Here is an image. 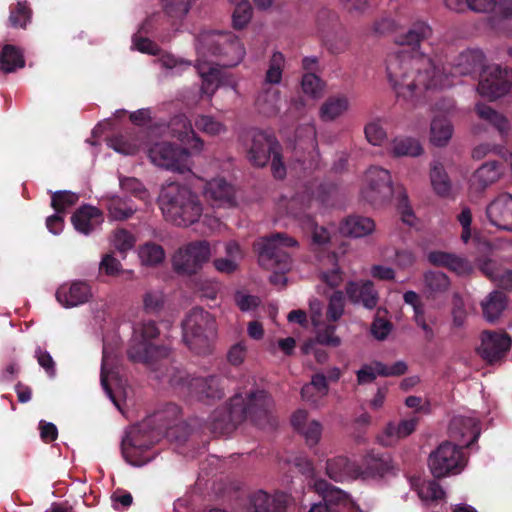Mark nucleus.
<instances>
[{
	"instance_id": "obj_1",
	"label": "nucleus",
	"mask_w": 512,
	"mask_h": 512,
	"mask_svg": "<svg viewBox=\"0 0 512 512\" xmlns=\"http://www.w3.org/2000/svg\"><path fill=\"white\" fill-rule=\"evenodd\" d=\"M432 34L428 23L416 21L406 33L397 36L400 47L387 55L386 76L398 99L412 102L426 90L435 91L451 84L447 77H441L432 59L420 51L421 41Z\"/></svg>"
},
{
	"instance_id": "obj_2",
	"label": "nucleus",
	"mask_w": 512,
	"mask_h": 512,
	"mask_svg": "<svg viewBox=\"0 0 512 512\" xmlns=\"http://www.w3.org/2000/svg\"><path fill=\"white\" fill-rule=\"evenodd\" d=\"M158 202L165 219L177 226L196 223L203 212L197 194L190 187L175 182L162 187Z\"/></svg>"
},
{
	"instance_id": "obj_3",
	"label": "nucleus",
	"mask_w": 512,
	"mask_h": 512,
	"mask_svg": "<svg viewBox=\"0 0 512 512\" xmlns=\"http://www.w3.org/2000/svg\"><path fill=\"white\" fill-rule=\"evenodd\" d=\"M163 418L161 413L143 420L129 428L122 443V455L133 466H142L151 461L150 449L159 441L161 433L152 427L155 421Z\"/></svg>"
},
{
	"instance_id": "obj_4",
	"label": "nucleus",
	"mask_w": 512,
	"mask_h": 512,
	"mask_svg": "<svg viewBox=\"0 0 512 512\" xmlns=\"http://www.w3.org/2000/svg\"><path fill=\"white\" fill-rule=\"evenodd\" d=\"M196 52L200 57H217L225 67L239 65L246 55L243 43L234 34L212 31L199 34Z\"/></svg>"
},
{
	"instance_id": "obj_5",
	"label": "nucleus",
	"mask_w": 512,
	"mask_h": 512,
	"mask_svg": "<svg viewBox=\"0 0 512 512\" xmlns=\"http://www.w3.org/2000/svg\"><path fill=\"white\" fill-rule=\"evenodd\" d=\"M183 340L188 348L198 355L212 351L217 336L216 320L202 308L192 309L182 323Z\"/></svg>"
},
{
	"instance_id": "obj_6",
	"label": "nucleus",
	"mask_w": 512,
	"mask_h": 512,
	"mask_svg": "<svg viewBox=\"0 0 512 512\" xmlns=\"http://www.w3.org/2000/svg\"><path fill=\"white\" fill-rule=\"evenodd\" d=\"M158 334V328L152 321L134 326L128 349L129 358L133 362H141L153 367L155 361L167 357L169 349L165 346H156L153 342Z\"/></svg>"
},
{
	"instance_id": "obj_7",
	"label": "nucleus",
	"mask_w": 512,
	"mask_h": 512,
	"mask_svg": "<svg viewBox=\"0 0 512 512\" xmlns=\"http://www.w3.org/2000/svg\"><path fill=\"white\" fill-rule=\"evenodd\" d=\"M297 246L298 242L284 233H276L261 238L254 243L260 265L267 269L279 266L280 270H286L290 267V257L285 249Z\"/></svg>"
},
{
	"instance_id": "obj_8",
	"label": "nucleus",
	"mask_w": 512,
	"mask_h": 512,
	"mask_svg": "<svg viewBox=\"0 0 512 512\" xmlns=\"http://www.w3.org/2000/svg\"><path fill=\"white\" fill-rule=\"evenodd\" d=\"M188 149L170 142L158 141L147 147V156L153 165L182 174L192 168L191 157L194 153Z\"/></svg>"
},
{
	"instance_id": "obj_9",
	"label": "nucleus",
	"mask_w": 512,
	"mask_h": 512,
	"mask_svg": "<svg viewBox=\"0 0 512 512\" xmlns=\"http://www.w3.org/2000/svg\"><path fill=\"white\" fill-rule=\"evenodd\" d=\"M271 406L272 399L265 391L256 390L246 393L245 396L237 393L231 399L230 418L234 422L249 419L258 423L268 416Z\"/></svg>"
},
{
	"instance_id": "obj_10",
	"label": "nucleus",
	"mask_w": 512,
	"mask_h": 512,
	"mask_svg": "<svg viewBox=\"0 0 512 512\" xmlns=\"http://www.w3.org/2000/svg\"><path fill=\"white\" fill-rule=\"evenodd\" d=\"M462 448L450 441L440 444L428 459L431 473L438 478L460 473L466 465Z\"/></svg>"
},
{
	"instance_id": "obj_11",
	"label": "nucleus",
	"mask_w": 512,
	"mask_h": 512,
	"mask_svg": "<svg viewBox=\"0 0 512 512\" xmlns=\"http://www.w3.org/2000/svg\"><path fill=\"white\" fill-rule=\"evenodd\" d=\"M393 192V181L389 170L378 166L367 169L361 188V197L365 201L378 205L390 199Z\"/></svg>"
},
{
	"instance_id": "obj_12",
	"label": "nucleus",
	"mask_w": 512,
	"mask_h": 512,
	"mask_svg": "<svg viewBox=\"0 0 512 512\" xmlns=\"http://www.w3.org/2000/svg\"><path fill=\"white\" fill-rule=\"evenodd\" d=\"M211 256V248L207 241H196L178 248L172 257L175 271L181 274L196 273Z\"/></svg>"
},
{
	"instance_id": "obj_13",
	"label": "nucleus",
	"mask_w": 512,
	"mask_h": 512,
	"mask_svg": "<svg viewBox=\"0 0 512 512\" xmlns=\"http://www.w3.org/2000/svg\"><path fill=\"white\" fill-rule=\"evenodd\" d=\"M511 81L512 70L499 65H490L481 73L477 92L481 97L493 101L508 92Z\"/></svg>"
},
{
	"instance_id": "obj_14",
	"label": "nucleus",
	"mask_w": 512,
	"mask_h": 512,
	"mask_svg": "<svg viewBox=\"0 0 512 512\" xmlns=\"http://www.w3.org/2000/svg\"><path fill=\"white\" fill-rule=\"evenodd\" d=\"M485 63V55L483 51L479 48H468L460 52L455 59L452 62V73L451 76H448L446 74L445 68H438L436 67V70L440 71V75L442 78L447 77L448 80L451 82L449 85L452 86L454 84V81L452 78L455 76H465L470 75L477 71L479 68L483 67ZM448 88V86L443 87ZM441 88H438L437 90H440Z\"/></svg>"
},
{
	"instance_id": "obj_15",
	"label": "nucleus",
	"mask_w": 512,
	"mask_h": 512,
	"mask_svg": "<svg viewBox=\"0 0 512 512\" xmlns=\"http://www.w3.org/2000/svg\"><path fill=\"white\" fill-rule=\"evenodd\" d=\"M478 417L474 412L467 415H456L449 426V437L457 442L460 447H468L474 443L480 435Z\"/></svg>"
},
{
	"instance_id": "obj_16",
	"label": "nucleus",
	"mask_w": 512,
	"mask_h": 512,
	"mask_svg": "<svg viewBox=\"0 0 512 512\" xmlns=\"http://www.w3.org/2000/svg\"><path fill=\"white\" fill-rule=\"evenodd\" d=\"M92 286L82 280L66 282L56 291V299L65 308H73L88 303L93 298Z\"/></svg>"
},
{
	"instance_id": "obj_17",
	"label": "nucleus",
	"mask_w": 512,
	"mask_h": 512,
	"mask_svg": "<svg viewBox=\"0 0 512 512\" xmlns=\"http://www.w3.org/2000/svg\"><path fill=\"white\" fill-rule=\"evenodd\" d=\"M203 195L212 207L230 208L236 205V192L224 178L209 180L203 189Z\"/></svg>"
},
{
	"instance_id": "obj_18",
	"label": "nucleus",
	"mask_w": 512,
	"mask_h": 512,
	"mask_svg": "<svg viewBox=\"0 0 512 512\" xmlns=\"http://www.w3.org/2000/svg\"><path fill=\"white\" fill-rule=\"evenodd\" d=\"M511 339L506 333L485 331L481 337L478 353L489 363L500 360L510 349Z\"/></svg>"
},
{
	"instance_id": "obj_19",
	"label": "nucleus",
	"mask_w": 512,
	"mask_h": 512,
	"mask_svg": "<svg viewBox=\"0 0 512 512\" xmlns=\"http://www.w3.org/2000/svg\"><path fill=\"white\" fill-rule=\"evenodd\" d=\"M252 144L248 150V159L255 165L262 167L266 165L269 158L279 150L276 139L262 131H255L251 138Z\"/></svg>"
},
{
	"instance_id": "obj_20",
	"label": "nucleus",
	"mask_w": 512,
	"mask_h": 512,
	"mask_svg": "<svg viewBox=\"0 0 512 512\" xmlns=\"http://www.w3.org/2000/svg\"><path fill=\"white\" fill-rule=\"evenodd\" d=\"M170 131L183 145L187 146L194 154H199L204 149V141L196 134L191 121L185 115H177L171 119Z\"/></svg>"
},
{
	"instance_id": "obj_21",
	"label": "nucleus",
	"mask_w": 512,
	"mask_h": 512,
	"mask_svg": "<svg viewBox=\"0 0 512 512\" xmlns=\"http://www.w3.org/2000/svg\"><path fill=\"white\" fill-rule=\"evenodd\" d=\"M492 225L512 231V195L504 193L496 197L486 209Z\"/></svg>"
},
{
	"instance_id": "obj_22",
	"label": "nucleus",
	"mask_w": 512,
	"mask_h": 512,
	"mask_svg": "<svg viewBox=\"0 0 512 512\" xmlns=\"http://www.w3.org/2000/svg\"><path fill=\"white\" fill-rule=\"evenodd\" d=\"M407 371V365L404 361H397L391 366L383 364L382 362H373L371 364L363 365L357 371V382L359 385L372 383L377 376L389 377L399 376Z\"/></svg>"
},
{
	"instance_id": "obj_23",
	"label": "nucleus",
	"mask_w": 512,
	"mask_h": 512,
	"mask_svg": "<svg viewBox=\"0 0 512 512\" xmlns=\"http://www.w3.org/2000/svg\"><path fill=\"white\" fill-rule=\"evenodd\" d=\"M206 58L198 56L195 67L201 78L200 94L211 99L220 86L221 70L208 63Z\"/></svg>"
},
{
	"instance_id": "obj_24",
	"label": "nucleus",
	"mask_w": 512,
	"mask_h": 512,
	"mask_svg": "<svg viewBox=\"0 0 512 512\" xmlns=\"http://www.w3.org/2000/svg\"><path fill=\"white\" fill-rule=\"evenodd\" d=\"M250 502V512H285V508L290 502V496L284 492H277L270 496L260 490L251 496Z\"/></svg>"
},
{
	"instance_id": "obj_25",
	"label": "nucleus",
	"mask_w": 512,
	"mask_h": 512,
	"mask_svg": "<svg viewBox=\"0 0 512 512\" xmlns=\"http://www.w3.org/2000/svg\"><path fill=\"white\" fill-rule=\"evenodd\" d=\"M311 321L316 331V341L323 345L338 347L341 339L334 334L335 326H325L322 321V305L317 300L310 302Z\"/></svg>"
},
{
	"instance_id": "obj_26",
	"label": "nucleus",
	"mask_w": 512,
	"mask_h": 512,
	"mask_svg": "<svg viewBox=\"0 0 512 512\" xmlns=\"http://www.w3.org/2000/svg\"><path fill=\"white\" fill-rule=\"evenodd\" d=\"M75 230L88 235L103 223L101 211L93 206L84 205L75 211L71 217Z\"/></svg>"
},
{
	"instance_id": "obj_27",
	"label": "nucleus",
	"mask_w": 512,
	"mask_h": 512,
	"mask_svg": "<svg viewBox=\"0 0 512 512\" xmlns=\"http://www.w3.org/2000/svg\"><path fill=\"white\" fill-rule=\"evenodd\" d=\"M346 294L354 304H361L366 309H374L379 297L371 281L350 282L346 286Z\"/></svg>"
},
{
	"instance_id": "obj_28",
	"label": "nucleus",
	"mask_w": 512,
	"mask_h": 512,
	"mask_svg": "<svg viewBox=\"0 0 512 512\" xmlns=\"http://www.w3.org/2000/svg\"><path fill=\"white\" fill-rule=\"evenodd\" d=\"M360 473L359 466L345 456H337L326 462V474L337 482L356 479Z\"/></svg>"
},
{
	"instance_id": "obj_29",
	"label": "nucleus",
	"mask_w": 512,
	"mask_h": 512,
	"mask_svg": "<svg viewBox=\"0 0 512 512\" xmlns=\"http://www.w3.org/2000/svg\"><path fill=\"white\" fill-rule=\"evenodd\" d=\"M418 424L417 418L403 419L399 423L390 422L379 436V441L384 446H393L400 440L411 435Z\"/></svg>"
},
{
	"instance_id": "obj_30",
	"label": "nucleus",
	"mask_w": 512,
	"mask_h": 512,
	"mask_svg": "<svg viewBox=\"0 0 512 512\" xmlns=\"http://www.w3.org/2000/svg\"><path fill=\"white\" fill-rule=\"evenodd\" d=\"M115 356L107 345L103 347V357L101 364V385L106 392L107 396L114 403V405L120 410V404L116 399V395L113 392L112 385L118 381L117 372L114 370Z\"/></svg>"
},
{
	"instance_id": "obj_31",
	"label": "nucleus",
	"mask_w": 512,
	"mask_h": 512,
	"mask_svg": "<svg viewBox=\"0 0 512 512\" xmlns=\"http://www.w3.org/2000/svg\"><path fill=\"white\" fill-rule=\"evenodd\" d=\"M375 228L376 225L373 219L366 216L350 215L341 222L339 231L347 237L363 238L371 235Z\"/></svg>"
},
{
	"instance_id": "obj_32",
	"label": "nucleus",
	"mask_w": 512,
	"mask_h": 512,
	"mask_svg": "<svg viewBox=\"0 0 512 512\" xmlns=\"http://www.w3.org/2000/svg\"><path fill=\"white\" fill-rule=\"evenodd\" d=\"M145 139V133L129 132L110 138L107 145L119 154L131 156L141 150Z\"/></svg>"
},
{
	"instance_id": "obj_33",
	"label": "nucleus",
	"mask_w": 512,
	"mask_h": 512,
	"mask_svg": "<svg viewBox=\"0 0 512 512\" xmlns=\"http://www.w3.org/2000/svg\"><path fill=\"white\" fill-rule=\"evenodd\" d=\"M315 491L323 498L322 505L340 511L350 503L348 495L341 489L330 485L325 480H316L313 485Z\"/></svg>"
},
{
	"instance_id": "obj_34",
	"label": "nucleus",
	"mask_w": 512,
	"mask_h": 512,
	"mask_svg": "<svg viewBox=\"0 0 512 512\" xmlns=\"http://www.w3.org/2000/svg\"><path fill=\"white\" fill-rule=\"evenodd\" d=\"M501 176V170L496 162H488L477 169L470 179V189L482 191L495 183Z\"/></svg>"
},
{
	"instance_id": "obj_35",
	"label": "nucleus",
	"mask_w": 512,
	"mask_h": 512,
	"mask_svg": "<svg viewBox=\"0 0 512 512\" xmlns=\"http://www.w3.org/2000/svg\"><path fill=\"white\" fill-rule=\"evenodd\" d=\"M327 394V378L322 373L313 375L310 383L301 390L302 399L313 406H318Z\"/></svg>"
},
{
	"instance_id": "obj_36",
	"label": "nucleus",
	"mask_w": 512,
	"mask_h": 512,
	"mask_svg": "<svg viewBox=\"0 0 512 512\" xmlns=\"http://www.w3.org/2000/svg\"><path fill=\"white\" fill-rule=\"evenodd\" d=\"M280 99L281 93L279 89L263 86L256 97L255 106L260 113L266 116H273L280 110Z\"/></svg>"
},
{
	"instance_id": "obj_37",
	"label": "nucleus",
	"mask_w": 512,
	"mask_h": 512,
	"mask_svg": "<svg viewBox=\"0 0 512 512\" xmlns=\"http://www.w3.org/2000/svg\"><path fill=\"white\" fill-rule=\"evenodd\" d=\"M428 259L432 264L445 266L459 275H464L471 271V266L465 259L450 253L441 251L431 252Z\"/></svg>"
},
{
	"instance_id": "obj_38",
	"label": "nucleus",
	"mask_w": 512,
	"mask_h": 512,
	"mask_svg": "<svg viewBox=\"0 0 512 512\" xmlns=\"http://www.w3.org/2000/svg\"><path fill=\"white\" fill-rule=\"evenodd\" d=\"M453 135V126L446 117L435 116L430 125V142L434 146H446Z\"/></svg>"
},
{
	"instance_id": "obj_39",
	"label": "nucleus",
	"mask_w": 512,
	"mask_h": 512,
	"mask_svg": "<svg viewBox=\"0 0 512 512\" xmlns=\"http://www.w3.org/2000/svg\"><path fill=\"white\" fill-rule=\"evenodd\" d=\"M349 109V100L346 96L337 95L329 97L321 105L319 116L325 122L333 121L342 116Z\"/></svg>"
},
{
	"instance_id": "obj_40",
	"label": "nucleus",
	"mask_w": 512,
	"mask_h": 512,
	"mask_svg": "<svg viewBox=\"0 0 512 512\" xmlns=\"http://www.w3.org/2000/svg\"><path fill=\"white\" fill-rule=\"evenodd\" d=\"M430 182L433 191L440 197H448L452 194V184L444 166L434 161L430 167Z\"/></svg>"
},
{
	"instance_id": "obj_41",
	"label": "nucleus",
	"mask_w": 512,
	"mask_h": 512,
	"mask_svg": "<svg viewBox=\"0 0 512 512\" xmlns=\"http://www.w3.org/2000/svg\"><path fill=\"white\" fill-rule=\"evenodd\" d=\"M422 152L419 141L411 137H396L390 143V153L395 157H417Z\"/></svg>"
},
{
	"instance_id": "obj_42",
	"label": "nucleus",
	"mask_w": 512,
	"mask_h": 512,
	"mask_svg": "<svg viewBox=\"0 0 512 512\" xmlns=\"http://www.w3.org/2000/svg\"><path fill=\"white\" fill-rule=\"evenodd\" d=\"M285 64V56L281 52L275 51L268 61L263 85L271 87L272 85H279L282 81Z\"/></svg>"
},
{
	"instance_id": "obj_43",
	"label": "nucleus",
	"mask_w": 512,
	"mask_h": 512,
	"mask_svg": "<svg viewBox=\"0 0 512 512\" xmlns=\"http://www.w3.org/2000/svg\"><path fill=\"white\" fill-rule=\"evenodd\" d=\"M478 116L492 124L501 135H507L511 129L509 120L501 113L484 104L476 105Z\"/></svg>"
},
{
	"instance_id": "obj_44",
	"label": "nucleus",
	"mask_w": 512,
	"mask_h": 512,
	"mask_svg": "<svg viewBox=\"0 0 512 512\" xmlns=\"http://www.w3.org/2000/svg\"><path fill=\"white\" fill-rule=\"evenodd\" d=\"M506 307V298L502 292H491L482 302L483 316L488 322L496 321Z\"/></svg>"
},
{
	"instance_id": "obj_45",
	"label": "nucleus",
	"mask_w": 512,
	"mask_h": 512,
	"mask_svg": "<svg viewBox=\"0 0 512 512\" xmlns=\"http://www.w3.org/2000/svg\"><path fill=\"white\" fill-rule=\"evenodd\" d=\"M480 269L499 286L508 289L512 287V271L500 267L495 261L485 260L480 264Z\"/></svg>"
},
{
	"instance_id": "obj_46",
	"label": "nucleus",
	"mask_w": 512,
	"mask_h": 512,
	"mask_svg": "<svg viewBox=\"0 0 512 512\" xmlns=\"http://www.w3.org/2000/svg\"><path fill=\"white\" fill-rule=\"evenodd\" d=\"M195 128L212 137L221 136L227 132V126L212 115L198 114L194 119Z\"/></svg>"
},
{
	"instance_id": "obj_47",
	"label": "nucleus",
	"mask_w": 512,
	"mask_h": 512,
	"mask_svg": "<svg viewBox=\"0 0 512 512\" xmlns=\"http://www.w3.org/2000/svg\"><path fill=\"white\" fill-rule=\"evenodd\" d=\"M109 217L113 220H125L130 218L136 211L129 199L119 196H112L106 203Z\"/></svg>"
},
{
	"instance_id": "obj_48",
	"label": "nucleus",
	"mask_w": 512,
	"mask_h": 512,
	"mask_svg": "<svg viewBox=\"0 0 512 512\" xmlns=\"http://www.w3.org/2000/svg\"><path fill=\"white\" fill-rule=\"evenodd\" d=\"M25 61L20 50L12 45H6L0 54V68L5 73L14 72L18 68H23Z\"/></svg>"
},
{
	"instance_id": "obj_49",
	"label": "nucleus",
	"mask_w": 512,
	"mask_h": 512,
	"mask_svg": "<svg viewBox=\"0 0 512 512\" xmlns=\"http://www.w3.org/2000/svg\"><path fill=\"white\" fill-rule=\"evenodd\" d=\"M448 9L463 12L470 9L475 12H488L495 6V0H444Z\"/></svg>"
},
{
	"instance_id": "obj_50",
	"label": "nucleus",
	"mask_w": 512,
	"mask_h": 512,
	"mask_svg": "<svg viewBox=\"0 0 512 512\" xmlns=\"http://www.w3.org/2000/svg\"><path fill=\"white\" fill-rule=\"evenodd\" d=\"M193 387L197 389L199 394L206 398L216 399L221 398L223 395L221 379L214 375L208 378L196 379L193 383Z\"/></svg>"
},
{
	"instance_id": "obj_51",
	"label": "nucleus",
	"mask_w": 512,
	"mask_h": 512,
	"mask_svg": "<svg viewBox=\"0 0 512 512\" xmlns=\"http://www.w3.org/2000/svg\"><path fill=\"white\" fill-rule=\"evenodd\" d=\"M139 259L145 266H156L165 259V251L162 246L149 242L139 248Z\"/></svg>"
},
{
	"instance_id": "obj_52",
	"label": "nucleus",
	"mask_w": 512,
	"mask_h": 512,
	"mask_svg": "<svg viewBox=\"0 0 512 512\" xmlns=\"http://www.w3.org/2000/svg\"><path fill=\"white\" fill-rule=\"evenodd\" d=\"M197 0H162L163 9L172 19H183Z\"/></svg>"
},
{
	"instance_id": "obj_53",
	"label": "nucleus",
	"mask_w": 512,
	"mask_h": 512,
	"mask_svg": "<svg viewBox=\"0 0 512 512\" xmlns=\"http://www.w3.org/2000/svg\"><path fill=\"white\" fill-rule=\"evenodd\" d=\"M158 62L171 75H180L192 65L189 60L168 53L162 54Z\"/></svg>"
},
{
	"instance_id": "obj_54",
	"label": "nucleus",
	"mask_w": 512,
	"mask_h": 512,
	"mask_svg": "<svg viewBox=\"0 0 512 512\" xmlns=\"http://www.w3.org/2000/svg\"><path fill=\"white\" fill-rule=\"evenodd\" d=\"M367 141L374 146L382 145L387 139V133L384 129L382 120L373 119L369 121L364 128Z\"/></svg>"
},
{
	"instance_id": "obj_55",
	"label": "nucleus",
	"mask_w": 512,
	"mask_h": 512,
	"mask_svg": "<svg viewBox=\"0 0 512 512\" xmlns=\"http://www.w3.org/2000/svg\"><path fill=\"white\" fill-rule=\"evenodd\" d=\"M416 491L420 499L423 501L442 499L445 495V492L440 487V485L437 482L431 480L421 481L417 485Z\"/></svg>"
},
{
	"instance_id": "obj_56",
	"label": "nucleus",
	"mask_w": 512,
	"mask_h": 512,
	"mask_svg": "<svg viewBox=\"0 0 512 512\" xmlns=\"http://www.w3.org/2000/svg\"><path fill=\"white\" fill-rule=\"evenodd\" d=\"M119 184L122 190L133 194L135 197L149 203L151 198L143 184L134 177H119Z\"/></svg>"
},
{
	"instance_id": "obj_57",
	"label": "nucleus",
	"mask_w": 512,
	"mask_h": 512,
	"mask_svg": "<svg viewBox=\"0 0 512 512\" xmlns=\"http://www.w3.org/2000/svg\"><path fill=\"white\" fill-rule=\"evenodd\" d=\"M78 201V195L70 191H58L53 193L51 205L55 212L63 213L75 205Z\"/></svg>"
},
{
	"instance_id": "obj_58",
	"label": "nucleus",
	"mask_w": 512,
	"mask_h": 512,
	"mask_svg": "<svg viewBox=\"0 0 512 512\" xmlns=\"http://www.w3.org/2000/svg\"><path fill=\"white\" fill-rule=\"evenodd\" d=\"M30 19L31 10L26 1L18 2L10 12L9 21L13 27L25 28Z\"/></svg>"
},
{
	"instance_id": "obj_59",
	"label": "nucleus",
	"mask_w": 512,
	"mask_h": 512,
	"mask_svg": "<svg viewBox=\"0 0 512 512\" xmlns=\"http://www.w3.org/2000/svg\"><path fill=\"white\" fill-rule=\"evenodd\" d=\"M301 86L303 92L312 98H319L324 93V83L313 73H306L303 76Z\"/></svg>"
},
{
	"instance_id": "obj_60",
	"label": "nucleus",
	"mask_w": 512,
	"mask_h": 512,
	"mask_svg": "<svg viewBox=\"0 0 512 512\" xmlns=\"http://www.w3.org/2000/svg\"><path fill=\"white\" fill-rule=\"evenodd\" d=\"M232 3L236 5L235 11L233 13V25L234 27L241 29L245 27L251 20L252 8L248 0Z\"/></svg>"
},
{
	"instance_id": "obj_61",
	"label": "nucleus",
	"mask_w": 512,
	"mask_h": 512,
	"mask_svg": "<svg viewBox=\"0 0 512 512\" xmlns=\"http://www.w3.org/2000/svg\"><path fill=\"white\" fill-rule=\"evenodd\" d=\"M426 287L431 292H442L448 289L450 282L447 276L439 271H431L425 274Z\"/></svg>"
},
{
	"instance_id": "obj_62",
	"label": "nucleus",
	"mask_w": 512,
	"mask_h": 512,
	"mask_svg": "<svg viewBox=\"0 0 512 512\" xmlns=\"http://www.w3.org/2000/svg\"><path fill=\"white\" fill-rule=\"evenodd\" d=\"M165 303V296L161 290H150L143 296V307L149 313L158 312Z\"/></svg>"
},
{
	"instance_id": "obj_63",
	"label": "nucleus",
	"mask_w": 512,
	"mask_h": 512,
	"mask_svg": "<svg viewBox=\"0 0 512 512\" xmlns=\"http://www.w3.org/2000/svg\"><path fill=\"white\" fill-rule=\"evenodd\" d=\"M452 315V328L453 329H461L464 327L467 313L465 310V304L462 298L455 294L453 297V307L451 311Z\"/></svg>"
},
{
	"instance_id": "obj_64",
	"label": "nucleus",
	"mask_w": 512,
	"mask_h": 512,
	"mask_svg": "<svg viewBox=\"0 0 512 512\" xmlns=\"http://www.w3.org/2000/svg\"><path fill=\"white\" fill-rule=\"evenodd\" d=\"M112 244L122 254L131 250L135 244V239L131 233L126 230L119 229L113 234Z\"/></svg>"
}]
</instances>
